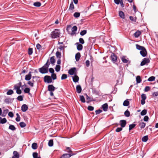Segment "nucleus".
<instances>
[{"label":"nucleus","instance_id":"nucleus-12","mask_svg":"<svg viewBox=\"0 0 158 158\" xmlns=\"http://www.w3.org/2000/svg\"><path fill=\"white\" fill-rule=\"evenodd\" d=\"M72 78L73 81L75 83L79 81V78L76 75H75L73 76H72Z\"/></svg>","mask_w":158,"mask_h":158},{"label":"nucleus","instance_id":"nucleus-6","mask_svg":"<svg viewBox=\"0 0 158 158\" xmlns=\"http://www.w3.org/2000/svg\"><path fill=\"white\" fill-rule=\"evenodd\" d=\"M44 81L48 83H50L52 82V80L51 77L48 76H46L44 78Z\"/></svg>","mask_w":158,"mask_h":158},{"label":"nucleus","instance_id":"nucleus-43","mask_svg":"<svg viewBox=\"0 0 158 158\" xmlns=\"http://www.w3.org/2000/svg\"><path fill=\"white\" fill-rule=\"evenodd\" d=\"M155 79V77L151 76L148 79V81H154Z\"/></svg>","mask_w":158,"mask_h":158},{"label":"nucleus","instance_id":"nucleus-33","mask_svg":"<svg viewBox=\"0 0 158 158\" xmlns=\"http://www.w3.org/2000/svg\"><path fill=\"white\" fill-rule=\"evenodd\" d=\"M80 98L81 102L83 103H85V100L84 97L83 95L80 96Z\"/></svg>","mask_w":158,"mask_h":158},{"label":"nucleus","instance_id":"nucleus-47","mask_svg":"<svg viewBox=\"0 0 158 158\" xmlns=\"http://www.w3.org/2000/svg\"><path fill=\"white\" fill-rule=\"evenodd\" d=\"M61 53L57 51L56 53V56L57 58L60 59Z\"/></svg>","mask_w":158,"mask_h":158},{"label":"nucleus","instance_id":"nucleus-25","mask_svg":"<svg viewBox=\"0 0 158 158\" xmlns=\"http://www.w3.org/2000/svg\"><path fill=\"white\" fill-rule=\"evenodd\" d=\"M141 34V32L139 31H136L134 34V36L136 38L138 37Z\"/></svg>","mask_w":158,"mask_h":158},{"label":"nucleus","instance_id":"nucleus-63","mask_svg":"<svg viewBox=\"0 0 158 158\" xmlns=\"http://www.w3.org/2000/svg\"><path fill=\"white\" fill-rule=\"evenodd\" d=\"M8 115L11 118H12L14 116V114L12 112H9L8 113Z\"/></svg>","mask_w":158,"mask_h":158},{"label":"nucleus","instance_id":"nucleus-57","mask_svg":"<svg viewBox=\"0 0 158 158\" xmlns=\"http://www.w3.org/2000/svg\"><path fill=\"white\" fill-rule=\"evenodd\" d=\"M88 109L89 111H93L94 109V107L91 106H89L88 107Z\"/></svg>","mask_w":158,"mask_h":158},{"label":"nucleus","instance_id":"nucleus-11","mask_svg":"<svg viewBox=\"0 0 158 158\" xmlns=\"http://www.w3.org/2000/svg\"><path fill=\"white\" fill-rule=\"evenodd\" d=\"M120 123L122 127H124L126 124V121L125 120H121L120 121Z\"/></svg>","mask_w":158,"mask_h":158},{"label":"nucleus","instance_id":"nucleus-59","mask_svg":"<svg viewBox=\"0 0 158 158\" xmlns=\"http://www.w3.org/2000/svg\"><path fill=\"white\" fill-rule=\"evenodd\" d=\"M102 112V111L100 110H96L95 111V114H98L100 113H101Z\"/></svg>","mask_w":158,"mask_h":158},{"label":"nucleus","instance_id":"nucleus-26","mask_svg":"<svg viewBox=\"0 0 158 158\" xmlns=\"http://www.w3.org/2000/svg\"><path fill=\"white\" fill-rule=\"evenodd\" d=\"M30 89L29 88L26 87V88L24 90V92L25 93H27L28 94H30Z\"/></svg>","mask_w":158,"mask_h":158},{"label":"nucleus","instance_id":"nucleus-16","mask_svg":"<svg viewBox=\"0 0 158 158\" xmlns=\"http://www.w3.org/2000/svg\"><path fill=\"white\" fill-rule=\"evenodd\" d=\"M81 87L80 85H78L76 86V91L78 93H81Z\"/></svg>","mask_w":158,"mask_h":158},{"label":"nucleus","instance_id":"nucleus-23","mask_svg":"<svg viewBox=\"0 0 158 158\" xmlns=\"http://www.w3.org/2000/svg\"><path fill=\"white\" fill-rule=\"evenodd\" d=\"M77 27L76 26H73L71 29L72 32L73 34L75 33V32L77 31Z\"/></svg>","mask_w":158,"mask_h":158},{"label":"nucleus","instance_id":"nucleus-64","mask_svg":"<svg viewBox=\"0 0 158 158\" xmlns=\"http://www.w3.org/2000/svg\"><path fill=\"white\" fill-rule=\"evenodd\" d=\"M122 127H118L116 130V131L119 132L122 130Z\"/></svg>","mask_w":158,"mask_h":158},{"label":"nucleus","instance_id":"nucleus-52","mask_svg":"<svg viewBox=\"0 0 158 158\" xmlns=\"http://www.w3.org/2000/svg\"><path fill=\"white\" fill-rule=\"evenodd\" d=\"M33 49L32 48H30L28 49V54L29 55H31L32 54Z\"/></svg>","mask_w":158,"mask_h":158},{"label":"nucleus","instance_id":"nucleus-41","mask_svg":"<svg viewBox=\"0 0 158 158\" xmlns=\"http://www.w3.org/2000/svg\"><path fill=\"white\" fill-rule=\"evenodd\" d=\"M60 66L59 65H56L55 67V70L57 72H58L60 71Z\"/></svg>","mask_w":158,"mask_h":158},{"label":"nucleus","instance_id":"nucleus-9","mask_svg":"<svg viewBox=\"0 0 158 158\" xmlns=\"http://www.w3.org/2000/svg\"><path fill=\"white\" fill-rule=\"evenodd\" d=\"M76 70V68L75 67L71 68L68 71V73L70 75H73Z\"/></svg>","mask_w":158,"mask_h":158},{"label":"nucleus","instance_id":"nucleus-44","mask_svg":"<svg viewBox=\"0 0 158 158\" xmlns=\"http://www.w3.org/2000/svg\"><path fill=\"white\" fill-rule=\"evenodd\" d=\"M13 93L14 92L13 90L11 89H9L7 92L6 94L8 95H10L13 94Z\"/></svg>","mask_w":158,"mask_h":158},{"label":"nucleus","instance_id":"nucleus-46","mask_svg":"<svg viewBox=\"0 0 158 158\" xmlns=\"http://www.w3.org/2000/svg\"><path fill=\"white\" fill-rule=\"evenodd\" d=\"M136 126V125L134 124H130L129 126V130L130 131L134 128Z\"/></svg>","mask_w":158,"mask_h":158},{"label":"nucleus","instance_id":"nucleus-15","mask_svg":"<svg viewBox=\"0 0 158 158\" xmlns=\"http://www.w3.org/2000/svg\"><path fill=\"white\" fill-rule=\"evenodd\" d=\"M31 72H29L28 74H27L25 76V80L26 81H29L31 78Z\"/></svg>","mask_w":158,"mask_h":158},{"label":"nucleus","instance_id":"nucleus-53","mask_svg":"<svg viewBox=\"0 0 158 158\" xmlns=\"http://www.w3.org/2000/svg\"><path fill=\"white\" fill-rule=\"evenodd\" d=\"M86 99L88 101V102H91L93 101L94 100H93L92 98H90V97L88 96L87 94H86Z\"/></svg>","mask_w":158,"mask_h":158},{"label":"nucleus","instance_id":"nucleus-13","mask_svg":"<svg viewBox=\"0 0 158 158\" xmlns=\"http://www.w3.org/2000/svg\"><path fill=\"white\" fill-rule=\"evenodd\" d=\"M28 109L27 106L26 104H23L21 107V110L23 112L26 111Z\"/></svg>","mask_w":158,"mask_h":158},{"label":"nucleus","instance_id":"nucleus-49","mask_svg":"<svg viewBox=\"0 0 158 158\" xmlns=\"http://www.w3.org/2000/svg\"><path fill=\"white\" fill-rule=\"evenodd\" d=\"M87 33V31L86 30H84L82 31H81L80 33V35H82L83 36L85 35Z\"/></svg>","mask_w":158,"mask_h":158},{"label":"nucleus","instance_id":"nucleus-56","mask_svg":"<svg viewBox=\"0 0 158 158\" xmlns=\"http://www.w3.org/2000/svg\"><path fill=\"white\" fill-rule=\"evenodd\" d=\"M17 99L19 101H22L23 100V98L22 96L20 95L18 96Z\"/></svg>","mask_w":158,"mask_h":158},{"label":"nucleus","instance_id":"nucleus-55","mask_svg":"<svg viewBox=\"0 0 158 158\" xmlns=\"http://www.w3.org/2000/svg\"><path fill=\"white\" fill-rule=\"evenodd\" d=\"M51 77L53 80H55L56 79V75L54 73L52 74Z\"/></svg>","mask_w":158,"mask_h":158},{"label":"nucleus","instance_id":"nucleus-28","mask_svg":"<svg viewBox=\"0 0 158 158\" xmlns=\"http://www.w3.org/2000/svg\"><path fill=\"white\" fill-rule=\"evenodd\" d=\"M124 114L127 117H129L130 115V112L128 110L124 112Z\"/></svg>","mask_w":158,"mask_h":158},{"label":"nucleus","instance_id":"nucleus-38","mask_svg":"<svg viewBox=\"0 0 158 158\" xmlns=\"http://www.w3.org/2000/svg\"><path fill=\"white\" fill-rule=\"evenodd\" d=\"M9 129L12 131H15L16 129L15 127L14 126L10 125L9 126Z\"/></svg>","mask_w":158,"mask_h":158},{"label":"nucleus","instance_id":"nucleus-19","mask_svg":"<svg viewBox=\"0 0 158 158\" xmlns=\"http://www.w3.org/2000/svg\"><path fill=\"white\" fill-rule=\"evenodd\" d=\"M77 44V49L79 51H80L82 50L83 48V46L82 45L79 44V43H77L76 44Z\"/></svg>","mask_w":158,"mask_h":158},{"label":"nucleus","instance_id":"nucleus-5","mask_svg":"<svg viewBox=\"0 0 158 158\" xmlns=\"http://www.w3.org/2000/svg\"><path fill=\"white\" fill-rule=\"evenodd\" d=\"M150 62V60L148 58H144L140 63L141 66L147 64Z\"/></svg>","mask_w":158,"mask_h":158},{"label":"nucleus","instance_id":"nucleus-61","mask_svg":"<svg viewBox=\"0 0 158 158\" xmlns=\"http://www.w3.org/2000/svg\"><path fill=\"white\" fill-rule=\"evenodd\" d=\"M38 154L37 152H34L33 153V156L34 158H35L38 156Z\"/></svg>","mask_w":158,"mask_h":158},{"label":"nucleus","instance_id":"nucleus-51","mask_svg":"<svg viewBox=\"0 0 158 158\" xmlns=\"http://www.w3.org/2000/svg\"><path fill=\"white\" fill-rule=\"evenodd\" d=\"M73 16L75 18H78L80 16V13L79 12H75Z\"/></svg>","mask_w":158,"mask_h":158},{"label":"nucleus","instance_id":"nucleus-39","mask_svg":"<svg viewBox=\"0 0 158 158\" xmlns=\"http://www.w3.org/2000/svg\"><path fill=\"white\" fill-rule=\"evenodd\" d=\"M53 144V140L51 139L49 140L48 143V145L50 147H52Z\"/></svg>","mask_w":158,"mask_h":158},{"label":"nucleus","instance_id":"nucleus-30","mask_svg":"<svg viewBox=\"0 0 158 158\" xmlns=\"http://www.w3.org/2000/svg\"><path fill=\"white\" fill-rule=\"evenodd\" d=\"M145 123L143 122L139 124V126L141 129L143 128L145 126Z\"/></svg>","mask_w":158,"mask_h":158},{"label":"nucleus","instance_id":"nucleus-18","mask_svg":"<svg viewBox=\"0 0 158 158\" xmlns=\"http://www.w3.org/2000/svg\"><path fill=\"white\" fill-rule=\"evenodd\" d=\"M13 156L15 158H19V154L16 151H14L13 153Z\"/></svg>","mask_w":158,"mask_h":158},{"label":"nucleus","instance_id":"nucleus-45","mask_svg":"<svg viewBox=\"0 0 158 158\" xmlns=\"http://www.w3.org/2000/svg\"><path fill=\"white\" fill-rule=\"evenodd\" d=\"M147 110L144 109L142 110L140 113V114L141 115L143 116L145 115L147 113Z\"/></svg>","mask_w":158,"mask_h":158},{"label":"nucleus","instance_id":"nucleus-21","mask_svg":"<svg viewBox=\"0 0 158 158\" xmlns=\"http://www.w3.org/2000/svg\"><path fill=\"white\" fill-rule=\"evenodd\" d=\"M119 15L121 18L124 19L125 18V16L124 13L121 11H120L119 12Z\"/></svg>","mask_w":158,"mask_h":158},{"label":"nucleus","instance_id":"nucleus-58","mask_svg":"<svg viewBox=\"0 0 158 158\" xmlns=\"http://www.w3.org/2000/svg\"><path fill=\"white\" fill-rule=\"evenodd\" d=\"M142 99L145 100L146 98V96L144 94H142L141 95Z\"/></svg>","mask_w":158,"mask_h":158},{"label":"nucleus","instance_id":"nucleus-62","mask_svg":"<svg viewBox=\"0 0 158 158\" xmlns=\"http://www.w3.org/2000/svg\"><path fill=\"white\" fill-rule=\"evenodd\" d=\"M79 41L80 43L81 44H83L84 43V40L82 38H80L79 39Z\"/></svg>","mask_w":158,"mask_h":158},{"label":"nucleus","instance_id":"nucleus-8","mask_svg":"<svg viewBox=\"0 0 158 158\" xmlns=\"http://www.w3.org/2000/svg\"><path fill=\"white\" fill-rule=\"evenodd\" d=\"M75 155V154L73 153H70V154H64L63 155L61 158H69L70 157L72 156L73 155Z\"/></svg>","mask_w":158,"mask_h":158},{"label":"nucleus","instance_id":"nucleus-34","mask_svg":"<svg viewBox=\"0 0 158 158\" xmlns=\"http://www.w3.org/2000/svg\"><path fill=\"white\" fill-rule=\"evenodd\" d=\"M74 8V6L73 2H72L70 5L69 10H73Z\"/></svg>","mask_w":158,"mask_h":158},{"label":"nucleus","instance_id":"nucleus-37","mask_svg":"<svg viewBox=\"0 0 158 158\" xmlns=\"http://www.w3.org/2000/svg\"><path fill=\"white\" fill-rule=\"evenodd\" d=\"M130 19L132 21H133L134 22H136V17H134L133 16H130L129 17Z\"/></svg>","mask_w":158,"mask_h":158},{"label":"nucleus","instance_id":"nucleus-1","mask_svg":"<svg viewBox=\"0 0 158 158\" xmlns=\"http://www.w3.org/2000/svg\"><path fill=\"white\" fill-rule=\"evenodd\" d=\"M49 60H48L44 66L39 69V72L41 73H46L48 72V68L50 65Z\"/></svg>","mask_w":158,"mask_h":158},{"label":"nucleus","instance_id":"nucleus-27","mask_svg":"<svg viewBox=\"0 0 158 158\" xmlns=\"http://www.w3.org/2000/svg\"><path fill=\"white\" fill-rule=\"evenodd\" d=\"M32 148L33 149H36L37 148V144L36 143H33L31 146Z\"/></svg>","mask_w":158,"mask_h":158},{"label":"nucleus","instance_id":"nucleus-7","mask_svg":"<svg viewBox=\"0 0 158 158\" xmlns=\"http://www.w3.org/2000/svg\"><path fill=\"white\" fill-rule=\"evenodd\" d=\"M140 54L143 57H145L147 55V52L145 48L140 51Z\"/></svg>","mask_w":158,"mask_h":158},{"label":"nucleus","instance_id":"nucleus-20","mask_svg":"<svg viewBox=\"0 0 158 158\" xmlns=\"http://www.w3.org/2000/svg\"><path fill=\"white\" fill-rule=\"evenodd\" d=\"M81 54L79 52H78L76 54L75 57L76 61H77L79 60Z\"/></svg>","mask_w":158,"mask_h":158},{"label":"nucleus","instance_id":"nucleus-22","mask_svg":"<svg viewBox=\"0 0 158 158\" xmlns=\"http://www.w3.org/2000/svg\"><path fill=\"white\" fill-rule=\"evenodd\" d=\"M7 120L5 118H2L0 117V123L4 124L6 123Z\"/></svg>","mask_w":158,"mask_h":158},{"label":"nucleus","instance_id":"nucleus-36","mask_svg":"<svg viewBox=\"0 0 158 158\" xmlns=\"http://www.w3.org/2000/svg\"><path fill=\"white\" fill-rule=\"evenodd\" d=\"M136 82L137 83H139L141 82V80L139 76H137L136 78Z\"/></svg>","mask_w":158,"mask_h":158},{"label":"nucleus","instance_id":"nucleus-14","mask_svg":"<svg viewBox=\"0 0 158 158\" xmlns=\"http://www.w3.org/2000/svg\"><path fill=\"white\" fill-rule=\"evenodd\" d=\"M8 112L9 110L8 109H6L3 110L2 113V116L3 117H5L7 115Z\"/></svg>","mask_w":158,"mask_h":158},{"label":"nucleus","instance_id":"nucleus-24","mask_svg":"<svg viewBox=\"0 0 158 158\" xmlns=\"http://www.w3.org/2000/svg\"><path fill=\"white\" fill-rule=\"evenodd\" d=\"M136 48L137 49H138L139 50H140V51H141L144 48V47H143V46H141L139 45L138 44H136Z\"/></svg>","mask_w":158,"mask_h":158},{"label":"nucleus","instance_id":"nucleus-31","mask_svg":"<svg viewBox=\"0 0 158 158\" xmlns=\"http://www.w3.org/2000/svg\"><path fill=\"white\" fill-rule=\"evenodd\" d=\"M11 100L10 98H6L4 100L5 102L7 104L11 103Z\"/></svg>","mask_w":158,"mask_h":158},{"label":"nucleus","instance_id":"nucleus-17","mask_svg":"<svg viewBox=\"0 0 158 158\" xmlns=\"http://www.w3.org/2000/svg\"><path fill=\"white\" fill-rule=\"evenodd\" d=\"M102 108L104 111H106L107 110L108 107V106L107 103H105L102 105Z\"/></svg>","mask_w":158,"mask_h":158},{"label":"nucleus","instance_id":"nucleus-3","mask_svg":"<svg viewBox=\"0 0 158 158\" xmlns=\"http://www.w3.org/2000/svg\"><path fill=\"white\" fill-rule=\"evenodd\" d=\"M21 85V82H19L18 84L15 85L14 86V89L16 90V93L19 94H20L22 93L21 90L20 89Z\"/></svg>","mask_w":158,"mask_h":158},{"label":"nucleus","instance_id":"nucleus-40","mask_svg":"<svg viewBox=\"0 0 158 158\" xmlns=\"http://www.w3.org/2000/svg\"><path fill=\"white\" fill-rule=\"evenodd\" d=\"M54 56H52L50 58V62L52 64H54L55 62V60L54 59Z\"/></svg>","mask_w":158,"mask_h":158},{"label":"nucleus","instance_id":"nucleus-29","mask_svg":"<svg viewBox=\"0 0 158 158\" xmlns=\"http://www.w3.org/2000/svg\"><path fill=\"white\" fill-rule=\"evenodd\" d=\"M121 60L124 63H127L128 62V60L126 58V57L125 56H123L121 58Z\"/></svg>","mask_w":158,"mask_h":158},{"label":"nucleus","instance_id":"nucleus-35","mask_svg":"<svg viewBox=\"0 0 158 158\" xmlns=\"http://www.w3.org/2000/svg\"><path fill=\"white\" fill-rule=\"evenodd\" d=\"M148 139V136L146 135L143 136L142 139V140L143 142H146Z\"/></svg>","mask_w":158,"mask_h":158},{"label":"nucleus","instance_id":"nucleus-54","mask_svg":"<svg viewBox=\"0 0 158 158\" xmlns=\"http://www.w3.org/2000/svg\"><path fill=\"white\" fill-rule=\"evenodd\" d=\"M67 75L66 74H63L61 77V80H64L67 78Z\"/></svg>","mask_w":158,"mask_h":158},{"label":"nucleus","instance_id":"nucleus-32","mask_svg":"<svg viewBox=\"0 0 158 158\" xmlns=\"http://www.w3.org/2000/svg\"><path fill=\"white\" fill-rule=\"evenodd\" d=\"M123 105L124 106H128L129 105V102L128 100H125L123 102Z\"/></svg>","mask_w":158,"mask_h":158},{"label":"nucleus","instance_id":"nucleus-10","mask_svg":"<svg viewBox=\"0 0 158 158\" xmlns=\"http://www.w3.org/2000/svg\"><path fill=\"white\" fill-rule=\"evenodd\" d=\"M111 59L112 61H113L114 62H115L117 60V56H116L114 54L112 53V54L111 56Z\"/></svg>","mask_w":158,"mask_h":158},{"label":"nucleus","instance_id":"nucleus-50","mask_svg":"<svg viewBox=\"0 0 158 158\" xmlns=\"http://www.w3.org/2000/svg\"><path fill=\"white\" fill-rule=\"evenodd\" d=\"M19 125L21 127H24L26 126L25 123L23 122H21L19 123Z\"/></svg>","mask_w":158,"mask_h":158},{"label":"nucleus","instance_id":"nucleus-2","mask_svg":"<svg viewBox=\"0 0 158 158\" xmlns=\"http://www.w3.org/2000/svg\"><path fill=\"white\" fill-rule=\"evenodd\" d=\"M60 34V30L58 29H55L51 32V35L52 38L55 39L59 37Z\"/></svg>","mask_w":158,"mask_h":158},{"label":"nucleus","instance_id":"nucleus-48","mask_svg":"<svg viewBox=\"0 0 158 158\" xmlns=\"http://www.w3.org/2000/svg\"><path fill=\"white\" fill-rule=\"evenodd\" d=\"M27 83L31 87H32L34 86L33 81H28Z\"/></svg>","mask_w":158,"mask_h":158},{"label":"nucleus","instance_id":"nucleus-60","mask_svg":"<svg viewBox=\"0 0 158 158\" xmlns=\"http://www.w3.org/2000/svg\"><path fill=\"white\" fill-rule=\"evenodd\" d=\"M150 87L148 86H146L144 89V91L145 92H148L150 90Z\"/></svg>","mask_w":158,"mask_h":158},{"label":"nucleus","instance_id":"nucleus-4","mask_svg":"<svg viewBox=\"0 0 158 158\" xmlns=\"http://www.w3.org/2000/svg\"><path fill=\"white\" fill-rule=\"evenodd\" d=\"M48 90L50 92V95L51 96H53V91H54L56 88L55 87L52 85H49L48 87Z\"/></svg>","mask_w":158,"mask_h":158},{"label":"nucleus","instance_id":"nucleus-42","mask_svg":"<svg viewBox=\"0 0 158 158\" xmlns=\"http://www.w3.org/2000/svg\"><path fill=\"white\" fill-rule=\"evenodd\" d=\"M34 6H35L39 7L41 6V3L39 2H35L34 3Z\"/></svg>","mask_w":158,"mask_h":158}]
</instances>
